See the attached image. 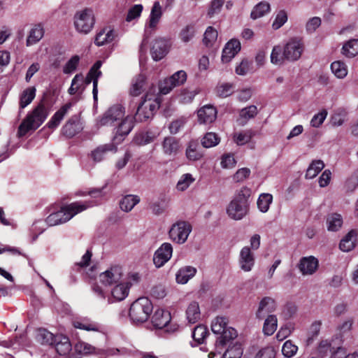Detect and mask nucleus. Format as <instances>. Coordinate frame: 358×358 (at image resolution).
I'll list each match as a JSON object with an SVG mask.
<instances>
[{
    "mask_svg": "<svg viewBox=\"0 0 358 358\" xmlns=\"http://www.w3.org/2000/svg\"><path fill=\"white\" fill-rule=\"evenodd\" d=\"M117 148L113 144H106L99 146L92 152V157L94 161L101 162L108 151L116 152Z\"/></svg>",
    "mask_w": 358,
    "mask_h": 358,
    "instance_id": "obj_35",
    "label": "nucleus"
},
{
    "mask_svg": "<svg viewBox=\"0 0 358 358\" xmlns=\"http://www.w3.org/2000/svg\"><path fill=\"white\" fill-rule=\"evenodd\" d=\"M332 73L338 78H343L348 74V69L346 65L341 61L334 62L331 64Z\"/></svg>",
    "mask_w": 358,
    "mask_h": 358,
    "instance_id": "obj_46",
    "label": "nucleus"
},
{
    "mask_svg": "<svg viewBox=\"0 0 358 358\" xmlns=\"http://www.w3.org/2000/svg\"><path fill=\"white\" fill-rule=\"evenodd\" d=\"M357 233L355 230L349 231L341 241L340 249L343 252H350L356 245Z\"/></svg>",
    "mask_w": 358,
    "mask_h": 358,
    "instance_id": "obj_28",
    "label": "nucleus"
},
{
    "mask_svg": "<svg viewBox=\"0 0 358 358\" xmlns=\"http://www.w3.org/2000/svg\"><path fill=\"white\" fill-rule=\"evenodd\" d=\"M155 138V136L152 132H141L134 138V143L138 145H145L152 143Z\"/></svg>",
    "mask_w": 358,
    "mask_h": 358,
    "instance_id": "obj_49",
    "label": "nucleus"
},
{
    "mask_svg": "<svg viewBox=\"0 0 358 358\" xmlns=\"http://www.w3.org/2000/svg\"><path fill=\"white\" fill-rule=\"evenodd\" d=\"M146 78L144 75L139 74L135 76L131 83L129 90L130 95L137 96L140 95L145 89Z\"/></svg>",
    "mask_w": 358,
    "mask_h": 358,
    "instance_id": "obj_26",
    "label": "nucleus"
},
{
    "mask_svg": "<svg viewBox=\"0 0 358 358\" xmlns=\"http://www.w3.org/2000/svg\"><path fill=\"white\" fill-rule=\"evenodd\" d=\"M140 201L139 198L134 195H127L122 199L120 202V208L125 211L129 212Z\"/></svg>",
    "mask_w": 358,
    "mask_h": 358,
    "instance_id": "obj_39",
    "label": "nucleus"
},
{
    "mask_svg": "<svg viewBox=\"0 0 358 358\" xmlns=\"http://www.w3.org/2000/svg\"><path fill=\"white\" fill-rule=\"evenodd\" d=\"M73 325L76 329H83L85 331H98L99 330V324L89 319H82L73 322Z\"/></svg>",
    "mask_w": 358,
    "mask_h": 358,
    "instance_id": "obj_38",
    "label": "nucleus"
},
{
    "mask_svg": "<svg viewBox=\"0 0 358 358\" xmlns=\"http://www.w3.org/2000/svg\"><path fill=\"white\" fill-rule=\"evenodd\" d=\"M220 334V336L217 338L215 344V350L218 354L222 352L224 348L229 341L236 338L237 331L235 329L229 327L224 329V331L221 332Z\"/></svg>",
    "mask_w": 358,
    "mask_h": 358,
    "instance_id": "obj_20",
    "label": "nucleus"
},
{
    "mask_svg": "<svg viewBox=\"0 0 358 358\" xmlns=\"http://www.w3.org/2000/svg\"><path fill=\"white\" fill-rule=\"evenodd\" d=\"M169 79L172 81L175 87H177L184 84V83L186 81L187 73L185 71L180 70L173 73L169 78Z\"/></svg>",
    "mask_w": 358,
    "mask_h": 358,
    "instance_id": "obj_61",
    "label": "nucleus"
},
{
    "mask_svg": "<svg viewBox=\"0 0 358 358\" xmlns=\"http://www.w3.org/2000/svg\"><path fill=\"white\" fill-rule=\"evenodd\" d=\"M278 327V319L274 315H268L264 321L263 332L266 336H271L276 331Z\"/></svg>",
    "mask_w": 358,
    "mask_h": 358,
    "instance_id": "obj_36",
    "label": "nucleus"
},
{
    "mask_svg": "<svg viewBox=\"0 0 358 358\" xmlns=\"http://www.w3.org/2000/svg\"><path fill=\"white\" fill-rule=\"evenodd\" d=\"M92 206L91 203L87 202H74L69 205L64 206L59 210L49 215L45 219V222L50 227L64 224L78 213L83 212Z\"/></svg>",
    "mask_w": 358,
    "mask_h": 358,
    "instance_id": "obj_2",
    "label": "nucleus"
},
{
    "mask_svg": "<svg viewBox=\"0 0 358 358\" xmlns=\"http://www.w3.org/2000/svg\"><path fill=\"white\" fill-rule=\"evenodd\" d=\"M208 334V331L206 326L198 325L194 328L192 332V337L197 343L200 344L203 343Z\"/></svg>",
    "mask_w": 358,
    "mask_h": 358,
    "instance_id": "obj_53",
    "label": "nucleus"
},
{
    "mask_svg": "<svg viewBox=\"0 0 358 358\" xmlns=\"http://www.w3.org/2000/svg\"><path fill=\"white\" fill-rule=\"evenodd\" d=\"M297 267L303 275H311L317 271L319 262L313 256L303 257L299 260Z\"/></svg>",
    "mask_w": 358,
    "mask_h": 358,
    "instance_id": "obj_15",
    "label": "nucleus"
},
{
    "mask_svg": "<svg viewBox=\"0 0 358 358\" xmlns=\"http://www.w3.org/2000/svg\"><path fill=\"white\" fill-rule=\"evenodd\" d=\"M71 106L72 104L71 103H67L62 106L52 116L50 120L47 123L46 126L50 129H55L60 124L61 122L66 115Z\"/></svg>",
    "mask_w": 358,
    "mask_h": 358,
    "instance_id": "obj_22",
    "label": "nucleus"
},
{
    "mask_svg": "<svg viewBox=\"0 0 358 358\" xmlns=\"http://www.w3.org/2000/svg\"><path fill=\"white\" fill-rule=\"evenodd\" d=\"M94 12L91 8L79 10L74 15L75 28L80 34L90 33L94 27Z\"/></svg>",
    "mask_w": 358,
    "mask_h": 358,
    "instance_id": "obj_6",
    "label": "nucleus"
},
{
    "mask_svg": "<svg viewBox=\"0 0 358 358\" xmlns=\"http://www.w3.org/2000/svg\"><path fill=\"white\" fill-rule=\"evenodd\" d=\"M303 50V46L301 41L292 38L285 45L283 55L286 60L294 62L301 57Z\"/></svg>",
    "mask_w": 358,
    "mask_h": 358,
    "instance_id": "obj_9",
    "label": "nucleus"
},
{
    "mask_svg": "<svg viewBox=\"0 0 358 358\" xmlns=\"http://www.w3.org/2000/svg\"><path fill=\"white\" fill-rule=\"evenodd\" d=\"M152 310L150 300L147 297H140L131 303L129 317L133 322L143 323L148 320Z\"/></svg>",
    "mask_w": 358,
    "mask_h": 358,
    "instance_id": "obj_4",
    "label": "nucleus"
},
{
    "mask_svg": "<svg viewBox=\"0 0 358 358\" xmlns=\"http://www.w3.org/2000/svg\"><path fill=\"white\" fill-rule=\"evenodd\" d=\"M272 201L273 196L271 194L266 193L260 194L257 201L258 208L262 213L267 212Z\"/></svg>",
    "mask_w": 358,
    "mask_h": 358,
    "instance_id": "obj_47",
    "label": "nucleus"
},
{
    "mask_svg": "<svg viewBox=\"0 0 358 358\" xmlns=\"http://www.w3.org/2000/svg\"><path fill=\"white\" fill-rule=\"evenodd\" d=\"M50 109L45 98L27 113L18 127L17 136L22 138L29 131H36L47 119Z\"/></svg>",
    "mask_w": 358,
    "mask_h": 358,
    "instance_id": "obj_1",
    "label": "nucleus"
},
{
    "mask_svg": "<svg viewBox=\"0 0 358 358\" xmlns=\"http://www.w3.org/2000/svg\"><path fill=\"white\" fill-rule=\"evenodd\" d=\"M217 109L212 105H206L197 111L198 121L200 124H211L217 118Z\"/></svg>",
    "mask_w": 358,
    "mask_h": 358,
    "instance_id": "obj_18",
    "label": "nucleus"
},
{
    "mask_svg": "<svg viewBox=\"0 0 358 358\" xmlns=\"http://www.w3.org/2000/svg\"><path fill=\"white\" fill-rule=\"evenodd\" d=\"M327 110L325 109L322 110L318 113L315 114L310 120V125L313 127L318 128L320 127L327 116Z\"/></svg>",
    "mask_w": 358,
    "mask_h": 358,
    "instance_id": "obj_60",
    "label": "nucleus"
},
{
    "mask_svg": "<svg viewBox=\"0 0 358 358\" xmlns=\"http://www.w3.org/2000/svg\"><path fill=\"white\" fill-rule=\"evenodd\" d=\"M255 262V255L251 251L250 247H243L241 250L238 257V265L241 269L245 272H249L254 267Z\"/></svg>",
    "mask_w": 358,
    "mask_h": 358,
    "instance_id": "obj_14",
    "label": "nucleus"
},
{
    "mask_svg": "<svg viewBox=\"0 0 358 358\" xmlns=\"http://www.w3.org/2000/svg\"><path fill=\"white\" fill-rule=\"evenodd\" d=\"M243 350L240 344H235L227 350L223 355V358H241Z\"/></svg>",
    "mask_w": 358,
    "mask_h": 358,
    "instance_id": "obj_56",
    "label": "nucleus"
},
{
    "mask_svg": "<svg viewBox=\"0 0 358 358\" xmlns=\"http://www.w3.org/2000/svg\"><path fill=\"white\" fill-rule=\"evenodd\" d=\"M124 113V108L120 104L114 105L103 113L99 120L98 124L100 126L112 125L115 122L122 120Z\"/></svg>",
    "mask_w": 358,
    "mask_h": 358,
    "instance_id": "obj_8",
    "label": "nucleus"
},
{
    "mask_svg": "<svg viewBox=\"0 0 358 358\" xmlns=\"http://www.w3.org/2000/svg\"><path fill=\"white\" fill-rule=\"evenodd\" d=\"M270 11V4L266 1L259 2L251 12L250 16L253 20L263 17Z\"/></svg>",
    "mask_w": 358,
    "mask_h": 358,
    "instance_id": "obj_40",
    "label": "nucleus"
},
{
    "mask_svg": "<svg viewBox=\"0 0 358 358\" xmlns=\"http://www.w3.org/2000/svg\"><path fill=\"white\" fill-rule=\"evenodd\" d=\"M251 191L248 187L241 188L227 208L228 216L234 220H242L248 212V199Z\"/></svg>",
    "mask_w": 358,
    "mask_h": 358,
    "instance_id": "obj_3",
    "label": "nucleus"
},
{
    "mask_svg": "<svg viewBox=\"0 0 358 358\" xmlns=\"http://www.w3.org/2000/svg\"><path fill=\"white\" fill-rule=\"evenodd\" d=\"M159 99L155 96L146 94L137 108L134 119L136 122H145L152 118L159 108Z\"/></svg>",
    "mask_w": 358,
    "mask_h": 358,
    "instance_id": "obj_5",
    "label": "nucleus"
},
{
    "mask_svg": "<svg viewBox=\"0 0 358 358\" xmlns=\"http://www.w3.org/2000/svg\"><path fill=\"white\" fill-rule=\"evenodd\" d=\"M76 352L80 355H87L95 352L96 348L89 343L78 341L74 345Z\"/></svg>",
    "mask_w": 358,
    "mask_h": 358,
    "instance_id": "obj_51",
    "label": "nucleus"
},
{
    "mask_svg": "<svg viewBox=\"0 0 358 358\" xmlns=\"http://www.w3.org/2000/svg\"><path fill=\"white\" fill-rule=\"evenodd\" d=\"M196 268L191 266L180 268L176 274V280L179 284H186L196 273Z\"/></svg>",
    "mask_w": 358,
    "mask_h": 358,
    "instance_id": "obj_25",
    "label": "nucleus"
},
{
    "mask_svg": "<svg viewBox=\"0 0 358 358\" xmlns=\"http://www.w3.org/2000/svg\"><path fill=\"white\" fill-rule=\"evenodd\" d=\"M276 307V302L273 298L269 296L262 298L255 313L256 317L259 320H263L268 315H272L271 313L275 310Z\"/></svg>",
    "mask_w": 358,
    "mask_h": 358,
    "instance_id": "obj_13",
    "label": "nucleus"
},
{
    "mask_svg": "<svg viewBox=\"0 0 358 358\" xmlns=\"http://www.w3.org/2000/svg\"><path fill=\"white\" fill-rule=\"evenodd\" d=\"M256 135V132L252 129H247L234 134L233 140L238 145H243Z\"/></svg>",
    "mask_w": 358,
    "mask_h": 358,
    "instance_id": "obj_34",
    "label": "nucleus"
},
{
    "mask_svg": "<svg viewBox=\"0 0 358 358\" xmlns=\"http://www.w3.org/2000/svg\"><path fill=\"white\" fill-rule=\"evenodd\" d=\"M55 350L59 355H66L71 350V344L67 338H64L63 341L57 343Z\"/></svg>",
    "mask_w": 358,
    "mask_h": 358,
    "instance_id": "obj_55",
    "label": "nucleus"
},
{
    "mask_svg": "<svg viewBox=\"0 0 358 358\" xmlns=\"http://www.w3.org/2000/svg\"><path fill=\"white\" fill-rule=\"evenodd\" d=\"M131 283L130 282H119L111 290V295L115 301H122L129 294V290Z\"/></svg>",
    "mask_w": 358,
    "mask_h": 358,
    "instance_id": "obj_29",
    "label": "nucleus"
},
{
    "mask_svg": "<svg viewBox=\"0 0 358 358\" xmlns=\"http://www.w3.org/2000/svg\"><path fill=\"white\" fill-rule=\"evenodd\" d=\"M115 34L113 30L105 28L100 31L95 37L94 43L97 46H102L114 40Z\"/></svg>",
    "mask_w": 358,
    "mask_h": 358,
    "instance_id": "obj_30",
    "label": "nucleus"
},
{
    "mask_svg": "<svg viewBox=\"0 0 358 358\" xmlns=\"http://www.w3.org/2000/svg\"><path fill=\"white\" fill-rule=\"evenodd\" d=\"M195 180L192 175L190 173H185L182 175L179 180L177 182L176 188L179 191H185L187 189L192 183Z\"/></svg>",
    "mask_w": 358,
    "mask_h": 358,
    "instance_id": "obj_50",
    "label": "nucleus"
},
{
    "mask_svg": "<svg viewBox=\"0 0 358 358\" xmlns=\"http://www.w3.org/2000/svg\"><path fill=\"white\" fill-rule=\"evenodd\" d=\"M134 127L132 118L129 116L126 117L122 120L117 129V134L120 136H127L129 134Z\"/></svg>",
    "mask_w": 358,
    "mask_h": 358,
    "instance_id": "obj_45",
    "label": "nucleus"
},
{
    "mask_svg": "<svg viewBox=\"0 0 358 358\" xmlns=\"http://www.w3.org/2000/svg\"><path fill=\"white\" fill-rule=\"evenodd\" d=\"M192 231V225L185 221H178L174 223L169 231V237L177 244H183L188 238Z\"/></svg>",
    "mask_w": 358,
    "mask_h": 358,
    "instance_id": "obj_7",
    "label": "nucleus"
},
{
    "mask_svg": "<svg viewBox=\"0 0 358 358\" xmlns=\"http://www.w3.org/2000/svg\"><path fill=\"white\" fill-rule=\"evenodd\" d=\"M102 65V62L101 61H97L90 69L88 72L87 76L85 78V83L86 85H89L91 82L93 83V97L94 100L97 99V94H98V79L101 75V71L99 70Z\"/></svg>",
    "mask_w": 358,
    "mask_h": 358,
    "instance_id": "obj_17",
    "label": "nucleus"
},
{
    "mask_svg": "<svg viewBox=\"0 0 358 358\" xmlns=\"http://www.w3.org/2000/svg\"><path fill=\"white\" fill-rule=\"evenodd\" d=\"M37 339L41 344L52 345L54 341V336L45 329H40L37 334Z\"/></svg>",
    "mask_w": 358,
    "mask_h": 358,
    "instance_id": "obj_54",
    "label": "nucleus"
},
{
    "mask_svg": "<svg viewBox=\"0 0 358 358\" xmlns=\"http://www.w3.org/2000/svg\"><path fill=\"white\" fill-rule=\"evenodd\" d=\"M122 275V267L115 265L101 273L99 275V280L105 285H111L120 282Z\"/></svg>",
    "mask_w": 358,
    "mask_h": 358,
    "instance_id": "obj_11",
    "label": "nucleus"
},
{
    "mask_svg": "<svg viewBox=\"0 0 358 358\" xmlns=\"http://www.w3.org/2000/svg\"><path fill=\"white\" fill-rule=\"evenodd\" d=\"M241 43L238 40L232 39L229 41L224 46L222 55V61L223 63H227L230 62L232 58L240 51Z\"/></svg>",
    "mask_w": 358,
    "mask_h": 358,
    "instance_id": "obj_21",
    "label": "nucleus"
},
{
    "mask_svg": "<svg viewBox=\"0 0 358 358\" xmlns=\"http://www.w3.org/2000/svg\"><path fill=\"white\" fill-rule=\"evenodd\" d=\"M285 59L283 53L282 54V48L280 46H275L271 54V63L280 65L283 63Z\"/></svg>",
    "mask_w": 358,
    "mask_h": 358,
    "instance_id": "obj_58",
    "label": "nucleus"
},
{
    "mask_svg": "<svg viewBox=\"0 0 358 358\" xmlns=\"http://www.w3.org/2000/svg\"><path fill=\"white\" fill-rule=\"evenodd\" d=\"M162 148L165 155H175L180 150V142L174 137L167 136L163 141Z\"/></svg>",
    "mask_w": 358,
    "mask_h": 358,
    "instance_id": "obj_27",
    "label": "nucleus"
},
{
    "mask_svg": "<svg viewBox=\"0 0 358 358\" xmlns=\"http://www.w3.org/2000/svg\"><path fill=\"white\" fill-rule=\"evenodd\" d=\"M36 88L34 87H29L26 88L20 96V109H24L29 105L36 96Z\"/></svg>",
    "mask_w": 358,
    "mask_h": 358,
    "instance_id": "obj_32",
    "label": "nucleus"
},
{
    "mask_svg": "<svg viewBox=\"0 0 358 358\" xmlns=\"http://www.w3.org/2000/svg\"><path fill=\"white\" fill-rule=\"evenodd\" d=\"M220 141V137L214 132H208L201 140L202 146L205 148H210L216 146Z\"/></svg>",
    "mask_w": 358,
    "mask_h": 358,
    "instance_id": "obj_41",
    "label": "nucleus"
},
{
    "mask_svg": "<svg viewBox=\"0 0 358 358\" xmlns=\"http://www.w3.org/2000/svg\"><path fill=\"white\" fill-rule=\"evenodd\" d=\"M186 122L187 118L184 117H181L173 120V122H171V124L169 126L170 132L172 134H176L184 127Z\"/></svg>",
    "mask_w": 358,
    "mask_h": 358,
    "instance_id": "obj_57",
    "label": "nucleus"
},
{
    "mask_svg": "<svg viewBox=\"0 0 358 358\" xmlns=\"http://www.w3.org/2000/svg\"><path fill=\"white\" fill-rule=\"evenodd\" d=\"M170 44L169 41L164 38H156L151 48V55L155 61L162 59L167 54Z\"/></svg>",
    "mask_w": 358,
    "mask_h": 358,
    "instance_id": "obj_16",
    "label": "nucleus"
},
{
    "mask_svg": "<svg viewBox=\"0 0 358 358\" xmlns=\"http://www.w3.org/2000/svg\"><path fill=\"white\" fill-rule=\"evenodd\" d=\"M162 16V8L159 1H155L151 8L148 18V29L151 31L156 30Z\"/></svg>",
    "mask_w": 358,
    "mask_h": 358,
    "instance_id": "obj_23",
    "label": "nucleus"
},
{
    "mask_svg": "<svg viewBox=\"0 0 358 358\" xmlns=\"http://www.w3.org/2000/svg\"><path fill=\"white\" fill-rule=\"evenodd\" d=\"M324 167V164L321 160L313 161L308 166L306 178L308 179H312L315 178Z\"/></svg>",
    "mask_w": 358,
    "mask_h": 358,
    "instance_id": "obj_43",
    "label": "nucleus"
},
{
    "mask_svg": "<svg viewBox=\"0 0 358 358\" xmlns=\"http://www.w3.org/2000/svg\"><path fill=\"white\" fill-rule=\"evenodd\" d=\"M195 33L194 25L188 24L181 29L179 37L182 42L188 43L194 37Z\"/></svg>",
    "mask_w": 358,
    "mask_h": 358,
    "instance_id": "obj_48",
    "label": "nucleus"
},
{
    "mask_svg": "<svg viewBox=\"0 0 358 358\" xmlns=\"http://www.w3.org/2000/svg\"><path fill=\"white\" fill-rule=\"evenodd\" d=\"M327 223L329 231H337L343 225V217L338 213L330 214L327 217Z\"/></svg>",
    "mask_w": 358,
    "mask_h": 358,
    "instance_id": "obj_37",
    "label": "nucleus"
},
{
    "mask_svg": "<svg viewBox=\"0 0 358 358\" xmlns=\"http://www.w3.org/2000/svg\"><path fill=\"white\" fill-rule=\"evenodd\" d=\"M173 247L169 243H164L155 251L153 257V262L157 268L163 266L171 258Z\"/></svg>",
    "mask_w": 358,
    "mask_h": 358,
    "instance_id": "obj_10",
    "label": "nucleus"
},
{
    "mask_svg": "<svg viewBox=\"0 0 358 358\" xmlns=\"http://www.w3.org/2000/svg\"><path fill=\"white\" fill-rule=\"evenodd\" d=\"M346 57H354L358 55V39H351L345 43L342 48Z\"/></svg>",
    "mask_w": 358,
    "mask_h": 358,
    "instance_id": "obj_42",
    "label": "nucleus"
},
{
    "mask_svg": "<svg viewBox=\"0 0 358 358\" xmlns=\"http://www.w3.org/2000/svg\"><path fill=\"white\" fill-rule=\"evenodd\" d=\"M217 31L213 27H208L203 37V43L206 46L210 47L216 42L217 38Z\"/></svg>",
    "mask_w": 358,
    "mask_h": 358,
    "instance_id": "obj_52",
    "label": "nucleus"
},
{
    "mask_svg": "<svg viewBox=\"0 0 358 358\" xmlns=\"http://www.w3.org/2000/svg\"><path fill=\"white\" fill-rule=\"evenodd\" d=\"M228 319L225 317H217L211 324V329L214 334H220L227 329Z\"/></svg>",
    "mask_w": 358,
    "mask_h": 358,
    "instance_id": "obj_44",
    "label": "nucleus"
},
{
    "mask_svg": "<svg viewBox=\"0 0 358 358\" xmlns=\"http://www.w3.org/2000/svg\"><path fill=\"white\" fill-rule=\"evenodd\" d=\"M199 145L196 141H190L187 146L185 155L190 161H198L203 157V153L199 149Z\"/></svg>",
    "mask_w": 358,
    "mask_h": 358,
    "instance_id": "obj_31",
    "label": "nucleus"
},
{
    "mask_svg": "<svg viewBox=\"0 0 358 358\" xmlns=\"http://www.w3.org/2000/svg\"><path fill=\"white\" fill-rule=\"evenodd\" d=\"M143 8L141 4H136L131 7L128 10V13L126 17V21L131 22L138 18L141 15Z\"/></svg>",
    "mask_w": 358,
    "mask_h": 358,
    "instance_id": "obj_59",
    "label": "nucleus"
},
{
    "mask_svg": "<svg viewBox=\"0 0 358 358\" xmlns=\"http://www.w3.org/2000/svg\"><path fill=\"white\" fill-rule=\"evenodd\" d=\"M186 317L189 323L194 324L201 318V311L199 303L196 301L191 302L186 310Z\"/></svg>",
    "mask_w": 358,
    "mask_h": 358,
    "instance_id": "obj_33",
    "label": "nucleus"
},
{
    "mask_svg": "<svg viewBox=\"0 0 358 358\" xmlns=\"http://www.w3.org/2000/svg\"><path fill=\"white\" fill-rule=\"evenodd\" d=\"M44 24L41 22L34 24L31 26L26 40L27 47L38 43L44 36Z\"/></svg>",
    "mask_w": 358,
    "mask_h": 358,
    "instance_id": "obj_19",
    "label": "nucleus"
},
{
    "mask_svg": "<svg viewBox=\"0 0 358 358\" xmlns=\"http://www.w3.org/2000/svg\"><path fill=\"white\" fill-rule=\"evenodd\" d=\"M80 57L78 55L73 56L65 64L63 69V72L66 74H69L76 71Z\"/></svg>",
    "mask_w": 358,
    "mask_h": 358,
    "instance_id": "obj_63",
    "label": "nucleus"
},
{
    "mask_svg": "<svg viewBox=\"0 0 358 358\" xmlns=\"http://www.w3.org/2000/svg\"><path fill=\"white\" fill-rule=\"evenodd\" d=\"M275 352L271 346L262 348L256 355L255 358H274Z\"/></svg>",
    "mask_w": 358,
    "mask_h": 358,
    "instance_id": "obj_64",
    "label": "nucleus"
},
{
    "mask_svg": "<svg viewBox=\"0 0 358 358\" xmlns=\"http://www.w3.org/2000/svg\"><path fill=\"white\" fill-rule=\"evenodd\" d=\"M298 347L292 343L291 341H287L282 348V354L287 357H293L297 352Z\"/></svg>",
    "mask_w": 358,
    "mask_h": 358,
    "instance_id": "obj_62",
    "label": "nucleus"
},
{
    "mask_svg": "<svg viewBox=\"0 0 358 358\" xmlns=\"http://www.w3.org/2000/svg\"><path fill=\"white\" fill-rule=\"evenodd\" d=\"M83 129L80 116L78 115H72L64 124L62 128V133L67 138H72Z\"/></svg>",
    "mask_w": 358,
    "mask_h": 358,
    "instance_id": "obj_12",
    "label": "nucleus"
},
{
    "mask_svg": "<svg viewBox=\"0 0 358 358\" xmlns=\"http://www.w3.org/2000/svg\"><path fill=\"white\" fill-rule=\"evenodd\" d=\"M171 314L163 309H157L152 317V322L157 329L165 327L171 321Z\"/></svg>",
    "mask_w": 358,
    "mask_h": 358,
    "instance_id": "obj_24",
    "label": "nucleus"
}]
</instances>
